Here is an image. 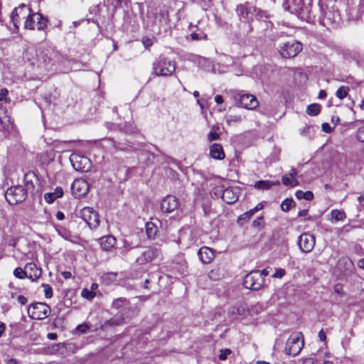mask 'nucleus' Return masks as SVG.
Listing matches in <instances>:
<instances>
[{
    "mask_svg": "<svg viewBox=\"0 0 364 364\" xmlns=\"http://www.w3.org/2000/svg\"><path fill=\"white\" fill-rule=\"evenodd\" d=\"M264 283V278H262L259 271H253L247 274L243 280V285L245 288L258 290Z\"/></svg>",
    "mask_w": 364,
    "mask_h": 364,
    "instance_id": "obj_11",
    "label": "nucleus"
},
{
    "mask_svg": "<svg viewBox=\"0 0 364 364\" xmlns=\"http://www.w3.org/2000/svg\"><path fill=\"white\" fill-rule=\"evenodd\" d=\"M254 211L251 209L246 213H243L239 217L240 220H249L254 215Z\"/></svg>",
    "mask_w": 364,
    "mask_h": 364,
    "instance_id": "obj_53",
    "label": "nucleus"
},
{
    "mask_svg": "<svg viewBox=\"0 0 364 364\" xmlns=\"http://www.w3.org/2000/svg\"><path fill=\"white\" fill-rule=\"evenodd\" d=\"M278 185H279V181H268V180H266V181L262 180V181H257L255 183L254 187L259 190H268V189L271 188L272 186H278Z\"/></svg>",
    "mask_w": 364,
    "mask_h": 364,
    "instance_id": "obj_27",
    "label": "nucleus"
},
{
    "mask_svg": "<svg viewBox=\"0 0 364 364\" xmlns=\"http://www.w3.org/2000/svg\"><path fill=\"white\" fill-rule=\"evenodd\" d=\"M6 364H21V363L15 358H10L7 360Z\"/></svg>",
    "mask_w": 364,
    "mask_h": 364,
    "instance_id": "obj_64",
    "label": "nucleus"
},
{
    "mask_svg": "<svg viewBox=\"0 0 364 364\" xmlns=\"http://www.w3.org/2000/svg\"><path fill=\"white\" fill-rule=\"evenodd\" d=\"M313 0H291L283 4L285 11L295 14L299 18L309 22L311 20Z\"/></svg>",
    "mask_w": 364,
    "mask_h": 364,
    "instance_id": "obj_2",
    "label": "nucleus"
},
{
    "mask_svg": "<svg viewBox=\"0 0 364 364\" xmlns=\"http://www.w3.org/2000/svg\"><path fill=\"white\" fill-rule=\"evenodd\" d=\"M239 193L238 188H227L223 192L222 198L225 203L232 204L238 200Z\"/></svg>",
    "mask_w": 364,
    "mask_h": 364,
    "instance_id": "obj_19",
    "label": "nucleus"
},
{
    "mask_svg": "<svg viewBox=\"0 0 364 364\" xmlns=\"http://www.w3.org/2000/svg\"><path fill=\"white\" fill-rule=\"evenodd\" d=\"M43 287H44V293L46 298H50L53 296V289L48 284H43Z\"/></svg>",
    "mask_w": 364,
    "mask_h": 364,
    "instance_id": "obj_51",
    "label": "nucleus"
},
{
    "mask_svg": "<svg viewBox=\"0 0 364 364\" xmlns=\"http://www.w3.org/2000/svg\"><path fill=\"white\" fill-rule=\"evenodd\" d=\"M231 353V350L230 349H224L221 350L220 352V354L218 355V358L220 360H225L227 359L228 355H229Z\"/></svg>",
    "mask_w": 364,
    "mask_h": 364,
    "instance_id": "obj_50",
    "label": "nucleus"
},
{
    "mask_svg": "<svg viewBox=\"0 0 364 364\" xmlns=\"http://www.w3.org/2000/svg\"><path fill=\"white\" fill-rule=\"evenodd\" d=\"M0 122L6 132H10L12 129L13 123L11 121V117L7 114L6 109L1 107H0Z\"/></svg>",
    "mask_w": 364,
    "mask_h": 364,
    "instance_id": "obj_23",
    "label": "nucleus"
},
{
    "mask_svg": "<svg viewBox=\"0 0 364 364\" xmlns=\"http://www.w3.org/2000/svg\"><path fill=\"white\" fill-rule=\"evenodd\" d=\"M320 22L327 28L337 26L341 20L335 0H320Z\"/></svg>",
    "mask_w": 364,
    "mask_h": 364,
    "instance_id": "obj_1",
    "label": "nucleus"
},
{
    "mask_svg": "<svg viewBox=\"0 0 364 364\" xmlns=\"http://www.w3.org/2000/svg\"><path fill=\"white\" fill-rule=\"evenodd\" d=\"M55 217H56V218H57L58 220H63V219L65 218V215H64V213H63V212H61V211H58V212L56 213Z\"/></svg>",
    "mask_w": 364,
    "mask_h": 364,
    "instance_id": "obj_61",
    "label": "nucleus"
},
{
    "mask_svg": "<svg viewBox=\"0 0 364 364\" xmlns=\"http://www.w3.org/2000/svg\"><path fill=\"white\" fill-rule=\"evenodd\" d=\"M223 61L226 64L227 66H230L234 63L233 58L228 55H224Z\"/></svg>",
    "mask_w": 364,
    "mask_h": 364,
    "instance_id": "obj_56",
    "label": "nucleus"
},
{
    "mask_svg": "<svg viewBox=\"0 0 364 364\" xmlns=\"http://www.w3.org/2000/svg\"><path fill=\"white\" fill-rule=\"evenodd\" d=\"M210 156L217 160H221L225 158V153L220 144H213L210 147Z\"/></svg>",
    "mask_w": 364,
    "mask_h": 364,
    "instance_id": "obj_25",
    "label": "nucleus"
},
{
    "mask_svg": "<svg viewBox=\"0 0 364 364\" xmlns=\"http://www.w3.org/2000/svg\"><path fill=\"white\" fill-rule=\"evenodd\" d=\"M158 18H159V22L160 23H167L168 22V14L166 13V12H160L156 16V18L157 19Z\"/></svg>",
    "mask_w": 364,
    "mask_h": 364,
    "instance_id": "obj_47",
    "label": "nucleus"
},
{
    "mask_svg": "<svg viewBox=\"0 0 364 364\" xmlns=\"http://www.w3.org/2000/svg\"><path fill=\"white\" fill-rule=\"evenodd\" d=\"M331 216L332 222L343 221L346 218V213L343 210L338 209L332 210L331 211Z\"/></svg>",
    "mask_w": 364,
    "mask_h": 364,
    "instance_id": "obj_30",
    "label": "nucleus"
},
{
    "mask_svg": "<svg viewBox=\"0 0 364 364\" xmlns=\"http://www.w3.org/2000/svg\"><path fill=\"white\" fill-rule=\"evenodd\" d=\"M107 323L111 326H118L122 323V319H119L118 318H112L109 320Z\"/></svg>",
    "mask_w": 364,
    "mask_h": 364,
    "instance_id": "obj_55",
    "label": "nucleus"
},
{
    "mask_svg": "<svg viewBox=\"0 0 364 364\" xmlns=\"http://www.w3.org/2000/svg\"><path fill=\"white\" fill-rule=\"evenodd\" d=\"M73 167L78 171L87 172L92 166L91 161L85 156L73 153L70 156Z\"/></svg>",
    "mask_w": 364,
    "mask_h": 364,
    "instance_id": "obj_10",
    "label": "nucleus"
},
{
    "mask_svg": "<svg viewBox=\"0 0 364 364\" xmlns=\"http://www.w3.org/2000/svg\"><path fill=\"white\" fill-rule=\"evenodd\" d=\"M31 11V8L26 4H21L14 9L11 18L16 28H18L21 21L24 22L29 17Z\"/></svg>",
    "mask_w": 364,
    "mask_h": 364,
    "instance_id": "obj_12",
    "label": "nucleus"
},
{
    "mask_svg": "<svg viewBox=\"0 0 364 364\" xmlns=\"http://www.w3.org/2000/svg\"><path fill=\"white\" fill-rule=\"evenodd\" d=\"M81 295L82 297L91 300L95 296V293L92 290L84 289L81 292Z\"/></svg>",
    "mask_w": 364,
    "mask_h": 364,
    "instance_id": "obj_45",
    "label": "nucleus"
},
{
    "mask_svg": "<svg viewBox=\"0 0 364 364\" xmlns=\"http://www.w3.org/2000/svg\"><path fill=\"white\" fill-rule=\"evenodd\" d=\"M26 277L36 281L41 275V269L38 268L33 263H28L25 266Z\"/></svg>",
    "mask_w": 364,
    "mask_h": 364,
    "instance_id": "obj_22",
    "label": "nucleus"
},
{
    "mask_svg": "<svg viewBox=\"0 0 364 364\" xmlns=\"http://www.w3.org/2000/svg\"><path fill=\"white\" fill-rule=\"evenodd\" d=\"M318 338L321 341H326V333L325 332L323 331V329H321L319 332H318Z\"/></svg>",
    "mask_w": 364,
    "mask_h": 364,
    "instance_id": "obj_59",
    "label": "nucleus"
},
{
    "mask_svg": "<svg viewBox=\"0 0 364 364\" xmlns=\"http://www.w3.org/2000/svg\"><path fill=\"white\" fill-rule=\"evenodd\" d=\"M349 90L350 89L348 87L341 86L337 90L336 92V96L338 99L343 100L348 96Z\"/></svg>",
    "mask_w": 364,
    "mask_h": 364,
    "instance_id": "obj_38",
    "label": "nucleus"
},
{
    "mask_svg": "<svg viewBox=\"0 0 364 364\" xmlns=\"http://www.w3.org/2000/svg\"><path fill=\"white\" fill-rule=\"evenodd\" d=\"M47 338L49 339V340H56L57 338H58V336L56 333H48L47 335Z\"/></svg>",
    "mask_w": 364,
    "mask_h": 364,
    "instance_id": "obj_63",
    "label": "nucleus"
},
{
    "mask_svg": "<svg viewBox=\"0 0 364 364\" xmlns=\"http://www.w3.org/2000/svg\"><path fill=\"white\" fill-rule=\"evenodd\" d=\"M80 216L91 229L96 228L99 225V215L92 208H83L80 211Z\"/></svg>",
    "mask_w": 364,
    "mask_h": 364,
    "instance_id": "obj_13",
    "label": "nucleus"
},
{
    "mask_svg": "<svg viewBox=\"0 0 364 364\" xmlns=\"http://www.w3.org/2000/svg\"><path fill=\"white\" fill-rule=\"evenodd\" d=\"M334 291L338 294H342L343 292V289H342V287L340 284H336L335 287H334Z\"/></svg>",
    "mask_w": 364,
    "mask_h": 364,
    "instance_id": "obj_62",
    "label": "nucleus"
},
{
    "mask_svg": "<svg viewBox=\"0 0 364 364\" xmlns=\"http://www.w3.org/2000/svg\"><path fill=\"white\" fill-rule=\"evenodd\" d=\"M38 60L43 63H50L58 58V53L54 49L48 46H41L36 54Z\"/></svg>",
    "mask_w": 364,
    "mask_h": 364,
    "instance_id": "obj_16",
    "label": "nucleus"
},
{
    "mask_svg": "<svg viewBox=\"0 0 364 364\" xmlns=\"http://www.w3.org/2000/svg\"><path fill=\"white\" fill-rule=\"evenodd\" d=\"M178 205V199L171 195L166 196L161 203V208L164 213H171L176 210Z\"/></svg>",
    "mask_w": 364,
    "mask_h": 364,
    "instance_id": "obj_17",
    "label": "nucleus"
},
{
    "mask_svg": "<svg viewBox=\"0 0 364 364\" xmlns=\"http://www.w3.org/2000/svg\"><path fill=\"white\" fill-rule=\"evenodd\" d=\"M218 129V127L216 126H214L210 133L208 134V139L209 141H214L217 140L219 138V134L217 132V130Z\"/></svg>",
    "mask_w": 364,
    "mask_h": 364,
    "instance_id": "obj_42",
    "label": "nucleus"
},
{
    "mask_svg": "<svg viewBox=\"0 0 364 364\" xmlns=\"http://www.w3.org/2000/svg\"><path fill=\"white\" fill-rule=\"evenodd\" d=\"M57 232H58V235H60L65 240L72 241L73 236H72L71 233L69 231H68L67 230L63 229V228H59V229H57Z\"/></svg>",
    "mask_w": 364,
    "mask_h": 364,
    "instance_id": "obj_40",
    "label": "nucleus"
},
{
    "mask_svg": "<svg viewBox=\"0 0 364 364\" xmlns=\"http://www.w3.org/2000/svg\"><path fill=\"white\" fill-rule=\"evenodd\" d=\"M282 183L284 186H289L291 187H295L299 185V181L296 178H292L289 174H285L282 178Z\"/></svg>",
    "mask_w": 364,
    "mask_h": 364,
    "instance_id": "obj_31",
    "label": "nucleus"
},
{
    "mask_svg": "<svg viewBox=\"0 0 364 364\" xmlns=\"http://www.w3.org/2000/svg\"><path fill=\"white\" fill-rule=\"evenodd\" d=\"M247 310L243 306L240 307H232L230 309L229 314L230 316H232L233 318H236L237 316H242L245 315Z\"/></svg>",
    "mask_w": 364,
    "mask_h": 364,
    "instance_id": "obj_34",
    "label": "nucleus"
},
{
    "mask_svg": "<svg viewBox=\"0 0 364 364\" xmlns=\"http://www.w3.org/2000/svg\"><path fill=\"white\" fill-rule=\"evenodd\" d=\"M127 302V300L123 298H119L113 301L112 307L116 309H119L122 308Z\"/></svg>",
    "mask_w": 364,
    "mask_h": 364,
    "instance_id": "obj_41",
    "label": "nucleus"
},
{
    "mask_svg": "<svg viewBox=\"0 0 364 364\" xmlns=\"http://www.w3.org/2000/svg\"><path fill=\"white\" fill-rule=\"evenodd\" d=\"M16 299L18 302L21 305H25L27 303V299L23 295H18Z\"/></svg>",
    "mask_w": 364,
    "mask_h": 364,
    "instance_id": "obj_58",
    "label": "nucleus"
},
{
    "mask_svg": "<svg viewBox=\"0 0 364 364\" xmlns=\"http://www.w3.org/2000/svg\"><path fill=\"white\" fill-rule=\"evenodd\" d=\"M175 70V61L168 58L160 56L153 63L154 73L157 76H170Z\"/></svg>",
    "mask_w": 364,
    "mask_h": 364,
    "instance_id": "obj_3",
    "label": "nucleus"
},
{
    "mask_svg": "<svg viewBox=\"0 0 364 364\" xmlns=\"http://www.w3.org/2000/svg\"><path fill=\"white\" fill-rule=\"evenodd\" d=\"M36 54H38V50H36L34 47H29L26 50L24 55L28 61H32L36 57Z\"/></svg>",
    "mask_w": 364,
    "mask_h": 364,
    "instance_id": "obj_37",
    "label": "nucleus"
},
{
    "mask_svg": "<svg viewBox=\"0 0 364 364\" xmlns=\"http://www.w3.org/2000/svg\"><path fill=\"white\" fill-rule=\"evenodd\" d=\"M243 120V117L240 114H230L227 117L226 122L230 126L240 123Z\"/></svg>",
    "mask_w": 364,
    "mask_h": 364,
    "instance_id": "obj_35",
    "label": "nucleus"
},
{
    "mask_svg": "<svg viewBox=\"0 0 364 364\" xmlns=\"http://www.w3.org/2000/svg\"><path fill=\"white\" fill-rule=\"evenodd\" d=\"M198 255L199 257L200 260L203 264H209L210 263L214 257V252L212 249L208 247H202L199 249L198 252Z\"/></svg>",
    "mask_w": 364,
    "mask_h": 364,
    "instance_id": "obj_21",
    "label": "nucleus"
},
{
    "mask_svg": "<svg viewBox=\"0 0 364 364\" xmlns=\"http://www.w3.org/2000/svg\"><path fill=\"white\" fill-rule=\"evenodd\" d=\"M101 249L105 251H109L116 245V239L112 235L102 237L100 239Z\"/></svg>",
    "mask_w": 364,
    "mask_h": 364,
    "instance_id": "obj_24",
    "label": "nucleus"
},
{
    "mask_svg": "<svg viewBox=\"0 0 364 364\" xmlns=\"http://www.w3.org/2000/svg\"><path fill=\"white\" fill-rule=\"evenodd\" d=\"M235 105L246 109L254 110L259 106L257 97L244 91H238L234 95Z\"/></svg>",
    "mask_w": 364,
    "mask_h": 364,
    "instance_id": "obj_4",
    "label": "nucleus"
},
{
    "mask_svg": "<svg viewBox=\"0 0 364 364\" xmlns=\"http://www.w3.org/2000/svg\"><path fill=\"white\" fill-rule=\"evenodd\" d=\"M315 237L309 233L301 234L298 240V245L300 250L304 253H309L312 251L315 246Z\"/></svg>",
    "mask_w": 364,
    "mask_h": 364,
    "instance_id": "obj_15",
    "label": "nucleus"
},
{
    "mask_svg": "<svg viewBox=\"0 0 364 364\" xmlns=\"http://www.w3.org/2000/svg\"><path fill=\"white\" fill-rule=\"evenodd\" d=\"M295 196L299 200L305 199L306 200H311L314 198V193L310 191L304 192L301 190H298L295 193Z\"/></svg>",
    "mask_w": 364,
    "mask_h": 364,
    "instance_id": "obj_32",
    "label": "nucleus"
},
{
    "mask_svg": "<svg viewBox=\"0 0 364 364\" xmlns=\"http://www.w3.org/2000/svg\"><path fill=\"white\" fill-rule=\"evenodd\" d=\"M90 190L87 181L82 178L75 179L71 186L72 194L75 198H81L85 197Z\"/></svg>",
    "mask_w": 364,
    "mask_h": 364,
    "instance_id": "obj_14",
    "label": "nucleus"
},
{
    "mask_svg": "<svg viewBox=\"0 0 364 364\" xmlns=\"http://www.w3.org/2000/svg\"><path fill=\"white\" fill-rule=\"evenodd\" d=\"M253 6L250 5L249 2H245V4H240L237 6L236 12L237 16L240 17V20H252L251 11L250 9Z\"/></svg>",
    "mask_w": 364,
    "mask_h": 364,
    "instance_id": "obj_20",
    "label": "nucleus"
},
{
    "mask_svg": "<svg viewBox=\"0 0 364 364\" xmlns=\"http://www.w3.org/2000/svg\"><path fill=\"white\" fill-rule=\"evenodd\" d=\"M321 107L318 104H311L306 108V113L310 116H316L320 113Z\"/></svg>",
    "mask_w": 364,
    "mask_h": 364,
    "instance_id": "obj_36",
    "label": "nucleus"
},
{
    "mask_svg": "<svg viewBox=\"0 0 364 364\" xmlns=\"http://www.w3.org/2000/svg\"><path fill=\"white\" fill-rule=\"evenodd\" d=\"M90 328V326L87 323H82L77 326L75 331L79 333H85Z\"/></svg>",
    "mask_w": 364,
    "mask_h": 364,
    "instance_id": "obj_48",
    "label": "nucleus"
},
{
    "mask_svg": "<svg viewBox=\"0 0 364 364\" xmlns=\"http://www.w3.org/2000/svg\"><path fill=\"white\" fill-rule=\"evenodd\" d=\"M321 127H322V131L326 133H331L333 130V129L331 127L329 124L326 123V122L323 123Z\"/></svg>",
    "mask_w": 364,
    "mask_h": 364,
    "instance_id": "obj_57",
    "label": "nucleus"
},
{
    "mask_svg": "<svg viewBox=\"0 0 364 364\" xmlns=\"http://www.w3.org/2000/svg\"><path fill=\"white\" fill-rule=\"evenodd\" d=\"M302 49V44L294 40L282 43L277 48L280 55L284 58H294Z\"/></svg>",
    "mask_w": 364,
    "mask_h": 364,
    "instance_id": "obj_5",
    "label": "nucleus"
},
{
    "mask_svg": "<svg viewBox=\"0 0 364 364\" xmlns=\"http://www.w3.org/2000/svg\"><path fill=\"white\" fill-rule=\"evenodd\" d=\"M48 20L40 13H30L29 17L24 21V28L33 30L37 28L39 31L44 30L47 27Z\"/></svg>",
    "mask_w": 364,
    "mask_h": 364,
    "instance_id": "obj_8",
    "label": "nucleus"
},
{
    "mask_svg": "<svg viewBox=\"0 0 364 364\" xmlns=\"http://www.w3.org/2000/svg\"><path fill=\"white\" fill-rule=\"evenodd\" d=\"M50 308L44 303H36L28 308V314L34 320H42L49 316Z\"/></svg>",
    "mask_w": 364,
    "mask_h": 364,
    "instance_id": "obj_9",
    "label": "nucleus"
},
{
    "mask_svg": "<svg viewBox=\"0 0 364 364\" xmlns=\"http://www.w3.org/2000/svg\"><path fill=\"white\" fill-rule=\"evenodd\" d=\"M9 91L6 88L0 89V102H9L10 99L7 97Z\"/></svg>",
    "mask_w": 364,
    "mask_h": 364,
    "instance_id": "obj_46",
    "label": "nucleus"
},
{
    "mask_svg": "<svg viewBox=\"0 0 364 364\" xmlns=\"http://www.w3.org/2000/svg\"><path fill=\"white\" fill-rule=\"evenodd\" d=\"M63 195V191L62 188L57 187L55 188L53 192L46 193L44 194V199L48 203H52L54 200L58 198L62 197Z\"/></svg>",
    "mask_w": 364,
    "mask_h": 364,
    "instance_id": "obj_26",
    "label": "nucleus"
},
{
    "mask_svg": "<svg viewBox=\"0 0 364 364\" xmlns=\"http://www.w3.org/2000/svg\"><path fill=\"white\" fill-rule=\"evenodd\" d=\"M357 139L360 142H364V124L357 131Z\"/></svg>",
    "mask_w": 364,
    "mask_h": 364,
    "instance_id": "obj_49",
    "label": "nucleus"
},
{
    "mask_svg": "<svg viewBox=\"0 0 364 364\" xmlns=\"http://www.w3.org/2000/svg\"><path fill=\"white\" fill-rule=\"evenodd\" d=\"M215 102L217 103V104H222L223 102V96H221L220 95H215Z\"/></svg>",
    "mask_w": 364,
    "mask_h": 364,
    "instance_id": "obj_60",
    "label": "nucleus"
},
{
    "mask_svg": "<svg viewBox=\"0 0 364 364\" xmlns=\"http://www.w3.org/2000/svg\"><path fill=\"white\" fill-rule=\"evenodd\" d=\"M295 205L292 198H286L281 204V208L283 211H288Z\"/></svg>",
    "mask_w": 364,
    "mask_h": 364,
    "instance_id": "obj_39",
    "label": "nucleus"
},
{
    "mask_svg": "<svg viewBox=\"0 0 364 364\" xmlns=\"http://www.w3.org/2000/svg\"><path fill=\"white\" fill-rule=\"evenodd\" d=\"M343 264L346 267L347 269H350L353 266L352 261L348 257H342L339 259L338 264L341 265Z\"/></svg>",
    "mask_w": 364,
    "mask_h": 364,
    "instance_id": "obj_44",
    "label": "nucleus"
},
{
    "mask_svg": "<svg viewBox=\"0 0 364 364\" xmlns=\"http://www.w3.org/2000/svg\"><path fill=\"white\" fill-rule=\"evenodd\" d=\"M27 191L22 186H14L8 188L5 193V198L11 205H16L24 201L27 197Z\"/></svg>",
    "mask_w": 364,
    "mask_h": 364,
    "instance_id": "obj_7",
    "label": "nucleus"
},
{
    "mask_svg": "<svg viewBox=\"0 0 364 364\" xmlns=\"http://www.w3.org/2000/svg\"><path fill=\"white\" fill-rule=\"evenodd\" d=\"M33 178H35L36 180V175L34 174L33 172H28L25 174L24 184H25L26 188L24 189L27 191V193L28 191H33L34 189L35 185L33 181Z\"/></svg>",
    "mask_w": 364,
    "mask_h": 364,
    "instance_id": "obj_28",
    "label": "nucleus"
},
{
    "mask_svg": "<svg viewBox=\"0 0 364 364\" xmlns=\"http://www.w3.org/2000/svg\"><path fill=\"white\" fill-rule=\"evenodd\" d=\"M161 255V251L157 247H149L146 250L142 255L137 258L136 262L141 264L145 262H149L157 259Z\"/></svg>",
    "mask_w": 364,
    "mask_h": 364,
    "instance_id": "obj_18",
    "label": "nucleus"
},
{
    "mask_svg": "<svg viewBox=\"0 0 364 364\" xmlns=\"http://www.w3.org/2000/svg\"><path fill=\"white\" fill-rule=\"evenodd\" d=\"M14 275L18 279H24L26 277V269L21 267H17L14 271Z\"/></svg>",
    "mask_w": 364,
    "mask_h": 364,
    "instance_id": "obj_43",
    "label": "nucleus"
},
{
    "mask_svg": "<svg viewBox=\"0 0 364 364\" xmlns=\"http://www.w3.org/2000/svg\"><path fill=\"white\" fill-rule=\"evenodd\" d=\"M286 274V271L284 269H282V268H279V269H277L276 271H275V273L274 274H272V277L273 278H282Z\"/></svg>",
    "mask_w": 364,
    "mask_h": 364,
    "instance_id": "obj_52",
    "label": "nucleus"
},
{
    "mask_svg": "<svg viewBox=\"0 0 364 364\" xmlns=\"http://www.w3.org/2000/svg\"><path fill=\"white\" fill-rule=\"evenodd\" d=\"M264 220L262 217H258L253 221V225L255 227L262 228L264 226Z\"/></svg>",
    "mask_w": 364,
    "mask_h": 364,
    "instance_id": "obj_54",
    "label": "nucleus"
},
{
    "mask_svg": "<svg viewBox=\"0 0 364 364\" xmlns=\"http://www.w3.org/2000/svg\"><path fill=\"white\" fill-rule=\"evenodd\" d=\"M250 9H251L250 11H251L252 19L253 18V17H255L258 20H261L262 18H268L269 16L267 11H263L255 6L251 7Z\"/></svg>",
    "mask_w": 364,
    "mask_h": 364,
    "instance_id": "obj_29",
    "label": "nucleus"
},
{
    "mask_svg": "<svg viewBox=\"0 0 364 364\" xmlns=\"http://www.w3.org/2000/svg\"><path fill=\"white\" fill-rule=\"evenodd\" d=\"M146 232L149 238H154L157 232V227L151 222L146 223Z\"/></svg>",
    "mask_w": 364,
    "mask_h": 364,
    "instance_id": "obj_33",
    "label": "nucleus"
},
{
    "mask_svg": "<svg viewBox=\"0 0 364 364\" xmlns=\"http://www.w3.org/2000/svg\"><path fill=\"white\" fill-rule=\"evenodd\" d=\"M304 339L300 333L291 334L286 343L285 352L287 354L296 356L304 347Z\"/></svg>",
    "mask_w": 364,
    "mask_h": 364,
    "instance_id": "obj_6",
    "label": "nucleus"
}]
</instances>
